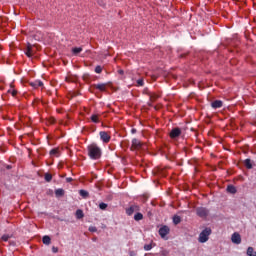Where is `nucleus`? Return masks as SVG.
Segmentation results:
<instances>
[{
	"instance_id": "nucleus-1",
	"label": "nucleus",
	"mask_w": 256,
	"mask_h": 256,
	"mask_svg": "<svg viewBox=\"0 0 256 256\" xmlns=\"http://www.w3.org/2000/svg\"><path fill=\"white\" fill-rule=\"evenodd\" d=\"M87 155L92 161H97L103 157V150L97 143H91L87 146Z\"/></svg>"
},
{
	"instance_id": "nucleus-2",
	"label": "nucleus",
	"mask_w": 256,
	"mask_h": 256,
	"mask_svg": "<svg viewBox=\"0 0 256 256\" xmlns=\"http://www.w3.org/2000/svg\"><path fill=\"white\" fill-rule=\"evenodd\" d=\"M211 233V228H205L204 230H202L198 238L199 243H207L209 241V236L211 235Z\"/></svg>"
},
{
	"instance_id": "nucleus-3",
	"label": "nucleus",
	"mask_w": 256,
	"mask_h": 256,
	"mask_svg": "<svg viewBox=\"0 0 256 256\" xmlns=\"http://www.w3.org/2000/svg\"><path fill=\"white\" fill-rule=\"evenodd\" d=\"M143 142L137 138L132 139V144L130 147L131 151H139L143 148Z\"/></svg>"
},
{
	"instance_id": "nucleus-4",
	"label": "nucleus",
	"mask_w": 256,
	"mask_h": 256,
	"mask_svg": "<svg viewBox=\"0 0 256 256\" xmlns=\"http://www.w3.org/2000/svg\"><path fill=\"white\" fill-rule=\"evenodd\" d=\"M196 214L198 217H201V219H207V217H209V209L206 207H198L196 208Z\"/></svg>"
},
{
	"instance_id": "nucleus-5",
	"label": "nucleus",
	"mask_w": 256,
	"mask_h": 256,
	"mask_svg": "<svg viewBox=\"0 0 256 256\" xmlns=\"http://www.w3.org/2000/svg\"><path fill=\"white\" fill-rule=\"evenodd\" d=\"M171 229L169 228V226L164 225L159 229V235L162 239H165V237H167V235H169Z\"/></svg>"
},
{
	"instance_id": "nucleus-6",
	"label": "nucleus",
	"mask_w": 256,
	"mask_h": 256,
	"mask_svg": "<svg viewBox=\"0 0 256 256\" xmlns=\"http://www.w3.org/2000/svg\"><path fill=\"white\" fill-rule=\"evenodd\" d=\"M99 135H100V139L103 143H109V141H111V134H109V132L100 131Z\"/></svg>"
},
{
	"instance_id": "nucleus-7",
	"label": "nucleus",
	"mask_w": 256,
	"mask_h": 256,
	"mask_svg": "<svg viewBox=\"0 0 256 256\" xmlns=\"http://www.w3.org/2000/svg\"><path fill=\"white\" fill-rule=\"evenodd\" d=\"M180 136H181V128L179 127L173 128L169 133L170 139H177V137H180Z\"/></svg>"
},
{
	"instance_id": "nucleus-8",
	"label": "nucleus",
	"mask_w": 256,
	"mask_h": 256,
	"mask_svg": "<svg viewBox=\"0 0 256 256\" xmlns=\"http://www.w3.org/2000/svg\"><path fill=\"white\" fill-rule=\"evenodd\" d=\"M231 241L235 245H241V234L237 232L233 233L231 236Z\"/></svg>"
},
{
	"instance_id": "nucleus-9",
	"label": "nucleus",
	"mask_w": 256,
	"mask_h": 256,
	"mask_svg": "<svg viewBox=\"0 0 256 256\" xmlns=\"http://www.w3.org/2000/svg\"><path fill=\"white\" fill-rule=\"evenodd\" d=\"M25 55H27L29 58L33 57L35 55V52L33 51V45L27 44L26 49L24 50Z\"/></svg>"
},
{
	"instance_id": "nucleus-10",
	"label": "nucleus",
	"mask_w": 256,
	"mask_h": 256,
	"mask_svg": "<svg viewBox=\"0 0 256 256\" xmlns=\"http://www.w3.org/2000/svg\"><path fill=\"white\" fill-rule=\"evenodd\" d=\"M139 211V205H132L128 209H126V214L131 216L133 213Z\"/></svg>"
},
{
	"instance_id": "nucleus-11",
	"label": "nucleus",
	"mask_w": 256,
	"mask_h": 256,
	"mask_svg": "<svg viewBox=\"0 0 256 256\" xmlns=\"http://www.w3.org/2000/svg\"><path fill=\"white\" fill-rule=\"evenodd\" d=\"M92 87L94 89H98V91H107V84L101 83V84H93Z\"/></svg>"
},
{
	"instance_id": "nucleus-12",
	"label": "nucleus",
	"mask_w": 256,
	"mask_h": 256,
	"mask_svg": "<svg viewBox=\"0 0 256 256\" xmlns=\"http://www.w3.org/2000/svg\"><path fill=\"white\" fill-rule=\"evenodd\" d=\"M212 109H221L223 107V101L221 100H215L211 103Z\"/></svg>"
},
{
	"instance_id": "nucleus-13",
	"label": "nucleus",
	"mask_w": 256,
	"mask_h": 256,
	"mask_svg": "<svg viewBox=\"0 0 256 256\" xmlns=\"http://www.w3.org/2000/svg\"><path fill=\"white\" fill-rule=\"evenodd\" d=\"M31 87L37 89L38 87H43V82L41 80H36L34 82H30Z\"/></svg>"
},
{
	"instance_id": "nucleus-14",
	"label": "nucleus",
	"mask_w": 256,
	"mask_h": 256,
	"mask_svg": "<svg viewBox=\"0 0 256 256\" xmlns=\"http://www.w3.org/2000/svg\"><path fill=\"white\" fill-rule=\"evenodd\" d=\"M226 191L231 193V195H235V193H237V188L233 185H228Z\"/></svg>"
},
{
	"instance_id": "nucleus-15",
	"label": "nucleus",
	"mask_w": 256,
	"mask_h": 256,
	"mask_svg": "<svg viewBox=\"0 0 256 256\" xmlns=\"http://www.w3.org/2000/svg\"><path fill=\"white\" fill-rule=\"evenodd\" d=\"M50 155L52 157H59V155H60L59 148H54V149L50 150Z\"/></svg>"
},
{
	"instance_id": "nucleus-16",
	"label": "nucleus",
	"mask_w": 256,
	"mask_h": 256,
	"mask_svg": "<svg viewBox=\"0 0 256 256\" xmlns=\"http://www.w3.org/2000/svg\"><path fill=\"white\" fill-rule=\"evenodd\" d=\"M244 165L246 169H253V163H251V159L247 158L244 160Z\"/></svg>"
},
{
	"instance_id": "nucleus-17",
	"label": "nucleus",
	"mask_w": 256,
	"mask_h": 256,
	"mask_svg": "<svg viewBox=\"0 0 256 256\" xmlns=\"http://www.w3.org/2000/svg\"><path fill=\"white\" fill-rule=\"evenodd\" d=\"M42 243L44 244V245H51V237H49V236H43V238H42Z\"/></svg>"
},
{
	"instance_id": "nucleus-18",
	"label": "nucleus",
	"mask_w": 256,
	"mask_h": 256,
	"mask_svg": "<svg viewBox=\"0 0 256 256\" xmlns=\"http://www.w3.org/2000/svg\"><path fill=\"white\" fill-rule=\"evenodd\" d=\"M99 114H92L90 119L92 123H99Z\"/></svg>"
},
{
	"instance_id": "nucleus-19",
	"label": "nucleus",
	"mask_w": 256,
	"mask_h": 256,
	"mask_svg": "<svg viewBox=\"0 0 256 256\" xmlns=\"http://www.w3.org/2000/svg\"><path fill=\"white\" fill-rule=\"evenodd\" d=\"M55 195L56 197H63V195H65V190H63L62 188H59L55 190Z\"/></svg>"
},
{
	"instance_id": "nucleus-20",
	"label": "nucleus",
	"mask_w": 256,
	"mask_h": 256,
	"mask_svg": "<svg viewBox=\"0 0 256 256\" xmlns=\"http://www.w3.org/2000/svg\"><path fill=\"white\" fill-rule=\"evenodd\" d=\"M246 254H247L248 256H256L255 249H253V247H251V246L248 247Z\"/></svg>"
},
{
	"instance_id": "nucleus-21",
	"label": "nucleus",
	"mask_w": 256,
	"mask_h": 256,
	"mask_svg": "<svg viewBox=\"0 0 256 256\" xmlns=\"http://www.w3.org/2000/svg\"><path fill=\"white\" fill-rule=\"evenodd\" d=\"M83 217H85V214H83V210L78 209V210L76 211V218H77V219H83Z\"/></svg>"
},
{
	"instance_id": "nucleus-22",
	"label": "nucleus",
	"mask_w": 256,
	"mask_h": 256,
	"mask_svg": "<svg viewBox=\"0 0 256 256\" xmlns=\"http://www.w3.org/2000/svg\"><path fill=\"white\" fill-rule=\"evenodd\" d=\"M81 51H83V48H81V47L72 48L73 55H79V53H81Z\"/></svg>"
},
{
	"instance_id": "nucleus-23",
	"label": "nucleus",
	"mask_w": 256,
	"mask_h": 256,
	"mask_svg": "<svg viewBox=\"0 0 256 256\" xmlns=\"http://www.w3.org/2000/svg\"><path fill=\"white\" fill-rule=\"evenodd\" d=\"M44 179L47 183H51V181L53 180V175L49 174V173H46L44 175Z\"/></svg>"
},
{
	"instance_id": "nucleus-24",
	"label": "nucleus",
	"mask_w": 256,
	"mask_h": 256,
	"mask_svg": "<svg viewBox=\"0 0 256 256\" xmlns=\"http://www.w3.org/2000/svg\"><path fill=\"white\" fill-rule=\"evenodd\" d=\"M173 223H174V225H179V223H181V216L175 215L173 217Z\"/></svg>"
},
{
	"instance_id": "nucleus-25",
	"label": "nucleus",
	"mask_w": 256,
	"mask_h": 256,
	"mask_svg": "<svg viewBox=\"0 0 256 256\" xmlns=\"http://www.w3.org/2000/svg\"><path fill=\"white\" fill-rule=\"evenodd\" d=\"M134 219L136 221H143V214H141V212H137L135 215H134Z\"/></svg>"
},
{
	"instance_id": "nucleus-26",
	"label": "nucleus",
	"mask_w": 256,
	"mask_h": 256,
	"mask_svg": "<svg viewBox=\"0 0 256 256\" xmlns=\"http://www.w3.org/2000/svg\"><path fill=\"white\" fill-rule=\"evenodd\" d=\"M80 196L84 197V199H87V197H89V192L86 190H80Z\"/></svg>"
},
{
	"instance_id": "nucleus-27",
	"label": "nucleus",
	"mask_w": 256,
	"mask_h": 256,
	"mask_svg": "<svg viewBox=\"0 0 256 256\" xmlns=\"http://www.w3.org/2000/svg\"><path fill=\"white\" fill-rule=\"evenodd\" d=\"M9 239H11V235H9V234H4L1 237V241H4L5 243H7V241H9Z\"/></svg>"
},
{
	"instance_id": "nucleus-28",
	"label": "nucleus",
	"mask_w": 256,
	"mask_h": 256,
	"mask_svg": "<svg viewBox=\"0 0 256 256\" xmlns=\"http://www.w3.org/2000/svg\"><path fill=\"white\" fill-rule=\"evenodd\" d=\"M99 209H101L102 211H105V209H107V204L102 202L99 204Z\"/></svg>"
},
{
	"instance_id": "nucleus-29",
	"label": "nucleus",
	"mask_w": 256,
	"mask_h": 256,
	"mask_svg": "<svg viewBox=\"0 0 256 256\" xmlns=\"http://www.w3.org/2000/svg\"><path fill=\"white\" fill-rule=\"evenodd\" d=\"M151 249H153V245L151 244L144 245V251H151Z\"/></svg>"
},
{
	"instance_id": "nucleus-30",
	"label": "nucleus",
	"mask_w": 256,
	"mask_h": 256,
	"mask_svg": "<svg viewBox=\"0 0 256 256\" xmlns=\"http://www.w3.org/2000/svg\"><path fill=\"white\" fill-rule=\"evenodd\" d=\"M143 85H145L144 80H143V79H138V80H137V86H138V87H143Z\"/></svg>"
},
{
	"instance_id": "nucleus-31",
	"label": "nucleus",
	"mask_w": 256,
	"mask_h": 256,
	"mask_svg": "<svg viewBox=\"0 0 256 256\" xmlns=\"http://www.w3.org/2000/svg\"><path fill=\"white\" fill-rule=\"evenodd\" d=\"M88 231H90V233H97V227H95V226H90V227L88 228Z\"/></svg>"
},
{
	"instance_id": "nucleus-32",
	"label": "nucleus",
	"mask_w": 256,
	"mask_h": 256,
	"mask_svg": "<svg viewBox=\"0 0 256 256\" xmlns=\"http://www.w3.org/2000/svg\"><path fill=\"white\" fill-rule=\"evenodd\" d=\"M158 98L159 96L157 94H150V101H156Z\"/></svg>"
},
{
	"instance_id": "nucleus-33",
	"label": "nucleus",
	"mask_w": 256,
	"mask_h": 256,
	"mask_svg": "<svg viewBox=\"0 0 256 256\" xmlns=\"http://www.w3.org/2000/svg\"><path fill=\"white\" fill-rule=\"evenodd\" d=\"M102 72H103V68H102L101 66H96V68H95V73L100 74V73H102Z\"/></svg>"
},
{
	"instance_id": "nucleus-34",
	"label": "nucleus",
	"mask_w": 256,
	"mask_h": 256,
	"mask_svg": "<svg viewBox=\"0 0 256 256\" xmlns=\"http://www.w3.org/2000/svg\"><path fill=\"white\" fill-rule=\"evenodd\" d=\"M8 93H11L12 97H17V90H8Z\"/></svg>"
},
{
	"instance_id": "nucleus-35",
	"label": "nucleus",
	"mask_w": 256,
	"mask_h": 256,
	"mask_svg": "<svg viewBox=\"0 0 256 256\" xmlns=\"http://www.w3.org/2000/svg\"><path fill=\"white\" fill-rule=\"evenodd\" d=\"M52 252H54V253H59V248L53 246V247H52Z\"/></svg>"
},
{
	"instance_id": "nucleus-36",
	"label": "nucleus",
	"mask_w": 256,
	"mask_h": 256,
	"mask_svg": "<svg viewBox=\"0 0 256 256\" xmlns=\"http://www.w3.org/2000/svg\"><path fill=\"white\" fill-rule=\"evenodd\" d=\"M98 3L101 5V7H105V2H101V0H99Z\"/></svg>"
},
{
	"instance_id": "nucleus-37",
	"label": "nucleus",
	"mask_w": 256,
	"mask_h": 256,
	"mask_svg": "<svg viewBox=\"0 0 256 256\" xmlns=\"http://www.w3.org/2000/svg\"><path fill=\"white\" fill-rule=\"evenodd\" d=\"M66 181H67V183H71V181H73V178L68 177V178H66Z\"/></svg>"
},
{
	"instance_id": "nucleus-38",
	"label": "nucleus",
	"mask_w": 256,
	"mask_h": 256,
	"mask_svg": "<svg viewBox=\"0 0 256 256\" xmlns=\"http://www.w3.org/2000/svg\"><path fill=\"white\" fill-rule=\"evenodd\" d=\"M131 133L134 135V133H137V129L133 128V129L131 130Z\"/></svg>"
},
{
	"instance_id": "nucleus-39",
	"label": "nucleus",
	"mask_w": 256,
	"mask_h": 256,
	"mask_svg": "<svg viewBox=\"0 0 256 256\" xmlns=\"http://www.w3.org/2000/svg\"><path fill=\"white\" fill-rule=\"evenodd\" d=\"M10 243V245H13V246H15V242H9Z\"/></svg>"
}]
</instances>
